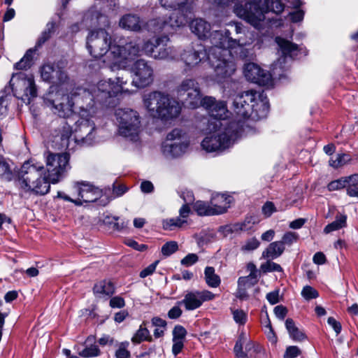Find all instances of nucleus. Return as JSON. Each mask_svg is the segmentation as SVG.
Returning a JSON list of instances; mask_svg holds the SVG:
<instances>
[{
	"mask_svg": "<svg viewBox=\"0 0 358 358\" xmlns=\"http://www.w3.org/2000/svg\"><path fill=\"white\" fill-rule=\"evenodd\" d=\"M100 350L99 347L96 345H91L89 347L85 348L81 352H79V355L81 357L89 358L96 357L99 355Z\"/></svg>",
	"mask_w": 358,
	"mask_h": 358,
	"instance_id": "46",
	"label": "nucleus"
},
{
	"mask_svg": "<svg viewBox=\"0 0 358 358\" xmlns=\"http://www.w3.org/2000/svg\"><path fill=\"white\" fill-rule=\"evenodd\" d=\"M93 292L96 297L110 296L115 292V287L111 282L102 280L94 286Z\"/></svg>",
	"mask_w": 358,
	"mask_h": 358,
	"instance_id": "29",
	"label": "nucleus"
},
{
	"mask_svg": "<svg viewBox=\"0 0 358 358\" xmlns=\"http://www.w3.org/2000/svg\"><path fill=\"white\" fill-rule=\"evenodd\" d=\"M34 52L35 51L32 49L28 50L23 57L18 62L15 64V69L19 70H27L29 69L32 64Z\"/></svg>",
	"mask_w": 358,
	"mask_h": 358,
	"instance_id": "38",
	"label": "nucleus"
},
{
	"mask_svg": "<svg viewBox=\"0 0 358 358\" xmlns=\"http://www.w3.org/2000/svg\"><path fill=\"white\" fill-rule=\"evenodd\" d=\"M161 6L173 10L169 17L163 16L150 20L147 24L150 32L164 31L173 34L177 28L184 26L187 22L188 14L192 13V7L188 0H159Z\"/></svg>",
	"mask_w": 358,
	"mask_h": 358,
	"instance_id": "6",
	"label": "nucleus"
},
{
	"mask_svg": "<svg viewBox=\"0 0 358 358\" xmlns=\"http://www.w3.org/2000/svg\"><path fill=\"white\" fill-rule=\"evenodd\" d=\"M285 250L283 243L275 241L268 245V246L262 252V257L264 259H274L280 257Z\"/></svg>",
	"mask_w": 358,
	"mask_h": 358,
	"instance_id": "30",
	"label": "nucleus"
},
{
	"mask_svg": "<svg viewBox=\"0 0 358 358\" xmlns=\"http://www.w3.org/2000/svg\"><path fill=\"white\" fill-rule=\"evenodd\" d=\"M204 277L206 284L210 287H217L221 283L220 276L215 273V268L212 266L206 267Z\"/></svg>",
	"mask_w": 358,
	"mask_h": 358,
	"instance_id": "36",
	"label": "nucleus"
},
{
	"mask_svg": "<svg viewBox=\"0 0 358 358\" xmlns=\"http://www.w3.org/2000/svg\"><path fill=\"white\" fill-rule=\"evenodd\" d=\"M103 196L102 189L96 187L92 188L85 196L82 194V199H76L75 205L80 206L85 203L95 202Z\"/></svg>",
	"mask_w": 358,
	"mask_h": 358,
	"instance_id": "32",
	"label": "nucleus"
},
{
	"mask_svg": "<svg viewBox=\"0 0 358 358\" xmlns=\"http://www.w3.org/2000/svg\"><path fill=\"white\" fill-rule=\"evenodd\" d=\"M233 201V197L226 194L216 193L212 195L210 203L215 215L227 212Z\"/></svg>",
	"mask_w": 358,
	"mask_h": 358,
	"instance_id": "25",
	"label": "nucleus"
},
{
	"mask_svg": "<svg viewBox=\"0 0 358 358\" xmlns=\"http://www.w3.org/2000/svg\"><path fill=\"white\" fill-rule=\"evenodd\" d=\"M151 340L152 338L150 335V331L147 328L143 327V325L140 326L139 329L131 338V341L134 343H140L143 341H150Z\"/></svg>",
	"mask_w": 358,
	"mask_h": 358,
	"instance_id": "42",
	"label": "nucleus"
},
{
	"mask_svg": "<svg viewBox=\"0 0 358 358\" xmlns=\"http://www.w3.org/2000/svg\"><path fill=\"white\" fill-rule=\"evenodd\" d=\"M327 322L335 331L336 335L341 333L342 327L339 322L336 321L334 317H329L327 320Z\"/></svg>",
	"mask_w": 358,
	"mask_h": 358,
	"instance_id": "63",
	"label": "nucleus"
},
{
	"mask_svg": "<svg viewBox=\"0 0 358 358\" xmlns=\"http://www.w3.org/2000/svg\"><path fill=\"white\" fill-rule=\"evenodd\" d=\"M43 81L51 85L48 93L54 92L59 87L72 86L62 62L45 63L39 69Z\"/></svg>",
	"mask_w": 358,
	"mask_h": 358,
	"instance_id": "15",
	"label": "nucleus"
},
{
	"mask_svg": "<svg viewBox=\"0 0 358 358\" xmlns=\"http://www.w3.org/2000/svg\"><path fill=\"white\" fill-rule=\"evenodd\" d=\"M97 107L92 104L85 107L82 100L78 101L79 119L72 129L65 120H62L59 126L52 134V143L58 149L69 151L74 149V145L90 146L96 142V126L92 118L97 113Z\"/></svg>",
	"mask_w": 358,
	"mask_h": 358,
	"instance_id": "3",
	"label": "nucleus"
},
{
	"mask_svg": "<svg viewBox=\"0 0 358 358\" xmlns=\"http://www.w3.org/2000/svg\"><path fill=\"white\" fill-rule=\"evenodd\" d=\"M159 264V261L157 260L154 262L152 264H150L148 266L143 269L140 273L141 278H146L147 276L150 275L155 271L157 264Z\"/></svg>",
	"mask_w": 358,
	"mask_h": 358,
	"instance_id": "58",
	"label": "nucleus"
},
{
	"mask_svg": "<svg viewBox=\"0 0 358 358\" xmlns=\"http://www.w3.org/2000/svg\"><path fill=\"white\" fill-rule=\"evenodd\" d=\"M305 12L300 8H297L296 10L290 12L289 15L292 22L296 23L303 21L304 17Z\"/></svg>",
	"mask_w": 358,
	"mask_h": 358,
	"instance_id": "56",
	"label": "nucleus"
},
{
	"mask_svg": "<svg viewBox=\"0 0 358 358\" xmlns=\"http://www.w3.org/2000/svg\"><path fill=\"white\" fill-rule=\"evenodd\" d=\"M80 26L87 29L92 27L104 29L110 26V20L108 16L102 13L97 6H92L84 13Z\"/></svg>",
	"mask_w": 358,
	"mask_h": 358,
	"instance_id": "23",
	"label": "nucleus"
},
{
	"mask_svg": "<svg viewBox=\"0 0 358 358\" xmlns=\"http://www.w3.org/2000/svg\"><path fill=\"white\" fill-rule=\"evenodd\" d=\"M125 306V302L123 298L120 296H114L110 300V306L113 308H121Z\"/></svg>",
	"mask_w": 358,
	"mask_h": 358,
	"instance_id": "60",
	"label": "nucleus"
},
{
	"mask_svg": "<svg viewBox=\"0 0 358 358\" xmlns=\"http://www.w3.org/2000/svg\"><path fill=\"white\" fill-rule=\"evenodd\" d=\"M143 103L152 117L162 120H172L181 113L180 102L164 92L157 90L145 94Z\"/></svg>",
	"mask_w": 358,
	"mask_h": 358,
	"instance_id": "9",
	"label": "nucleus"
},
{
	"mask_svg": "<svg viewBox=\"0 0 358 358\" xmlns=\"http://www.w3.org/2000/svg\"><path fill=\"white\" fill-rule=\"evenodd\" d=\"M228 26L231 29L210 34V24L202 18L194 19L189 24L192 32L199 38L210 36L212 46L208 50V60L217 83H222L235 72L234 57H249L253 55V48L259 49L263 43L257 33L248 30L241 23L231 22Z\"/></svg>",
	"mask_w": 358,
	"mask_h": 358,
	"instance_id": "1",
	"label": "nucleus"
},
{
	"mask_svg": "<svg viewBox=\"0 0 358 358\" xmlns=\"http://www.w3.org/2000/svg\"><path fill=\"white\" fill-rule=\"evenodd\" d=\"M256 283V275L252 273L248 276L240 277L238 280V297L244 299L246 297L245 287H251Z\"/></svg>",
	"mask_w": 358,
	"mask_h": 358,
	"instance_id": "31",
	"label": "nucleus"
},
{
	"mask_svg": "<svg viewBox=\"0 0 358 358\" xmlns=\"http://www.w3.org/2000/svg\"><path fill=\"white\" fill-rule=\"evenodd\" d=\"M287 313V310L283 306H277L274 308V313L275 316L280 320H283L285 317Z\"/></svg>",
	"mask_w": 358,
	"mask_h": 358,
	"instance_id": "64",
	"label": "nucleus"
},
{
	"mask_svg": "<svg viewBox=\"0 0 358 358\" xmlns=\"http://www.w3.org/2000/svg\"><path fill=\"white\" fill-rule=\"evenodd\" d=\"M167 42L161 43L156 50L153 58L156 59L173 60L177 57V51L173 47H166Z\"/></svg>",
	"mask_w": 358,
	"mask_h": 358,
	"instance_id": "28",
	"label": "nucleus"
},
{
	"mask_svg": "<svg viewBox=\"0 0 358 358\" xmlns=\"http://www.w3.org/2000/svg\"><path fill=\"white\" fill-rule=\"evenodd\" d=\"M187 334L186 329L181 325H176L173 330V340L184 341Z\"/></svg>",
	"mask_w": 358,
	"mask_h": 358,
	"instance_id": "52",
	"label": "nucleus"
},
{
	"mask_svg": "<svg viewBox=\"0 0 358 358\" xmlns=\"http://www.w3.org/2000/svg\"><path fill=\"white\" fill-rule=\"evenodd\" d=\"M115 116L120 136L132 142L140 139L141 121L139 113L131 108H124L115 110Z\"/></svg>",
	"mask_w": 358,
	"mask_h": 358,
	"instance_id": "13",
	"label": "nucleus"
},
{
	"mask_svg": "<svg viewBox=\"0 0 358 358\" xmlns=\"http://www.w3.org/2000/svg\"><path fill=\"white\" fill-rule=\"evenodd\" d=\"M275 41L281 56L272 65L273 75L255 63H248L245 65L243 70L244 76L248 80L262 86H271L273 84L272 76L282 78L289 70L292 60L306 54V51L296 44L281 36H276Z\"/></svg>",
	"mask_w": 358,
	"mask_h": 358,
	"instance_id": "4",
	"label": "nucleus"
},
{
	"mask_svg": "<svg viewBox=\"0 0 358 358\" xmlns=\"http://www.w3.org/2000/svg\"><path fill=\"white\" fill-rule=\"evenodd\" d=\"M86 47L92 57H104L103 63L113 71L124 68L127 61L141 51L138 41L120 39L117 42L103 28L89 31Z\"/></svg>",
	"mask_w": 358,
	"mask_h": 358,
	"instance_id": "2",
	"label": "nucleus"
},
{
	"mask_svg": "<svg viewBox=\"0 0 358 358\" xmlns=\"http://www.w3.org/2000/svg\"><path fill=\"white\" fill-rule=\"evenodd\" d=\"M9 84L14 96L24 103H29L31 99L37 96L34 77L31 73H13Z\"/></svg>",
	"mask_w": 358,
	"mask_h": 358,
	"instance_id": "16",
	"label": "nucleus"
},
{
	"mask_svg": "<svg viewBox=\"0 0 358 358\" xmlns=\"http://www.w3.org/2000/svg\"><path fill=\"white\" fill-rule=\"evenodd\" d=\"M350 160L351 157L349 155L339 154L337 155L335 159H331L329 161V165L335 169H338L348 164Z\"/></svg>",
	"mask_w": 358,
	"mask_h": 358,
	"instance_id": "43",
	"label": "nucleus"
},
{
	"mask_svg": "<svg viewBox=\"0 0 358 358\" xmlns=\"http://www.w3.org/2000/svg\"><path fill=\"white\" fill-rule=\"evenodd\" d=\"M94 187V185L85 181L76 182L73 186V192L78 195L76 199H82V194L85 196Z\"/></svg>",
	"mask_w": 358,
	"mask_h": 358,
	"instance_id": "39",
	"label": "nucleus"
},
{
	"mask_svg": "<svg viewBox=\"0 0 358 358\" xmlns=\"http://www.w3.org/2000/svg\"><path fill=\"white\" fill-rule=\"evenodd\" d=\"M149 20L146 24H143V21L141 20L140 17L135 14H127L123 15L119 22V25L124 29L139 31L143 27H145L148 31L147 24L150 22Z\"/></svg>",
	"mask_w": 358,
	"mask_h": 358,
	"instance_id": "26",
	"label": "nucleus"
},
{
	"mask_svg": "<svg viewBox=\"0 0 358 358\" xmlns=\"http://www.w3.org/2000/svg\"><path fill=\"white\" fill-rule=\"evenodd\" d=\"M78 100L83 101L85 108L92 104L93 98L82 87H78L73 89L69 95L63 94L59 90L48 93L45 103L54 114L66 119L78 112Z\"/></svg>",
	"mask_w": 358,
	"mask_h": 358,
	"instance_id": "7",
	"label": "nucleus"
},
{
	"mask_svg": "<svg viewBox=\"0 0 358 358\" xmlns=\"http://www.w3.org/2000/svg\"><path fill=\"white\" fill-rule=\"evenodd\" d=\"M187 198L185 197V193L182 194V198L185 202L179 210V216L174 218L166 219L162 222V226L165 230H174L176 228H181L187 224V219L191 213L190 207L188 203L193 201V195L191 192H187Z\"/></svg>",
	"mask_w": 358,
	"mask_h": 358,
	"instance_id": "22",
	"label": "nucleus"
},
{
	"mask_svg": "<svg viewBox=\"0 0 358 358\" xmlns=\"http://www.w3.org/2000/svg\"><path fill=\"white\" fill-rule=\"evenodd\" d=\"M178 246L176 241L166 243L162 248V253L164 256H170L178 250Z\"/></svg>",
	"mask_w": 358,
	"mask_h": 358,
	"instance_id": "49",
	"label": "nucleus"
},
{
	"mask_svg": "<svg viewBox=\"0 0 358 358\" xmlns=\"http://www.w3.org/2000/svg\"><path fill=\"white\" fill-rule=\"evenodd\" d=\"M298 238V234H296V232L287 231L283 235L282 241L280 242L283 243V245H291L294 243L296 242Z\"/></svg>",
	"mask_w": 358,
	"mask_h": 358,
	"instance_id": "50",
	"label": "nucleus"
},
{
	"mask_svg": "<svg viewBox=\"0 0 358 358\" xmlns=\"http://www.w3.org/2000/svg\"><path fill=\"white\" fill-rule=\"evenodd\" d=\"M190 145V137L186 128H175L166 135L162 144L163 155L168 159H177L187 152Z\"/></svg>",
	"mask_w": 358,
	"mask_h": 358,
	"instance_id": "14",
	"label": "nucleus"
},
{
	"mask_svg": "<svg viewBox=\"0 0 358 358\" xmlns=\"http://www.w3.org/2000/svg\"><path fill=\"white\" fill-rule=\"evenodd\" d=\"M208 58V52L201 43H193L185 48L180 54V59L185 65V71H189L199 64L206 57Z\"/></svg>",
	"mask_w": 358,
	"mask_h": 358,
	"instance_id": "20",
	"label": "nucleus"
},
{
	"mask_svg": "<svg viewBox=\"0 0 358 358\" xmlns=\"http://www.w3.org/2000/svg\"><path fill=\"white\" fill-rule=\"evenodd\" d=\"M69 155L49 153L46 157L47 171L52 183L58 182L63 175L70 169Z\"/></svg>",
	"mask_w": 358,
	"mask_h": 358,
	"instance_id": "18",
	"label": "nucleus"
},
{
	"mask_svg": "<svg viewBox=\"0 0 358 358\" xmlns=\"http://www.w3.org/2000/svg\"><path fill=\"white\" fill-rule=\"evenodd\" d=\"M10 173V167L3 156L0 155V176Z\"/></svg>",
	"mask_w": 358,
	"mask_h": 358,
	"instance_id": "61",
	"label": "nucleus"
},
{
	"mask_svg": "<svg viewBox=\"0 0 358 358\" xmlns=\"http://www.w3.org/2000/svg\"><path fill=\"white\" fill-rule=\"evenodd\" d=\"M265 328V334L266 335L267 338L272 344H275L277 343L278 338L277 336L272 328L271 324L270 321L268 320L267 324L264 327Z\"/></svg>",
	"mask_w": 358,
	"mask_h": 358,
	"instance_id": "53",
	"label": "nucleus"
},
{
	"mask_svg": "<svg viewBox=\"0 0 358 358\" xmlns=\"http://www.w3.org/2000/svg\"><path fill=\"white\" fill-rule=\"evenodd\" d=\"M55 23L52 21L49 22L46 24L45 29L41 33V36H39L36 47L39 48L41 47L45 42H46L50 37L51 34L52 33L54 29H55Z\"/></svg>",
	"mask_w": 358,
	"mask_h": 358,
	"instance_id": "41",
	"label": "nucleus"
},
{
	"mask_svg": "<svg viewBox=\"0 0 358 358\" xmlns=\"http://www.w3.org/2000/svg\"><path fill=\"white\" fill-rule=\"evenodd\" d=\"M169 40V39L167 36H163L162 37L157 38L155 40L154 43L151 42L150 41L145 42L143 47H141V41L138 38H133V39L128 38V39L125 40V41H138L141 51L139 52V54L138 55H136V57L141 55L142 52H144L146 55L153 57V55H155V54H156V50L158 48V47H159V45H161V43H163L164 41L168 42ZM135 57H136V56H135ZM134 58V57H132L131 59H132Z\"/></svg>",
	"mask_w": 358,
	"mask_h": 358,
	"instance_id": "27",
	"label": "nucleus"
},
{
	"mask_svg": "<svg viewBox=\"0 0 358 358\" xmlns=\"http://www.w3.org/2000/svg\"><path fill=\"white\" fill-rule=\"evenodd\" d=\"M347 194L350 197L358 198V174L347 176Z\"/></svg>",
	"mask_w": 358,
	"mask_h": 358,
	"instance_id": "37",
	"label": "nucleus"
},
{
	"mask_svg": "<svg viewBox=\"0 0 358 358\" xmlns=\"http://www.w3.org/2000/svg\"><path fill=\"white\" fill-rule=\"evenodd\" d=\"M193 209L199 216L215 215L210 201H197L193 204Z\"/></svg>",
	"mask_w": 358,
	"mask_h": 358,
	"instance_id": "34",
	"label": "nucleus"
},
{
	"mask_svg": "<svg viewBox=\"0 0 358 358\" xmlns=\"http://www.w3.org/2000/svg\"><path fill=\"white\" fill-rule=\"evenodd\" d=\"M301 350L295 345L289 346L286 348L284 358H295L301 355Z\"/></svg>",
	"mask_w": 358,
	"mask_h": 358,
	"instance_id": "55",
	"label": "nucleus"
},
{
	"mask_svg": "<svg viewBox=\"0 0 358 358\" xmlns=\"http://www.w3.org/2000/svg\"><path fill=\"white\" fill-rule=\"evenodd\" d=\"M50 178L42 164L25 162L19 172V183L24 191L35 194L45 195L48 193L50 185Z\"/></svg>",
	"mask_w": 358,
	"mask_h": 358,
	"instance_id": "10",
	"label": "nucleus"
},
{
	"mask_svg": "<svg viewBox=\"0 0 358 358\" xmlns=\"http://www.w3.org/2000/svg\"><path fill=\"white\" fill-rule=\"evenodd\" d=\"M247 341V336L245 333H241L234 348L235 356L237 358L247 357V354L243 351V345Z\"/></svg>",
	"mask_w": 358,
	"mask_h": 358,
	"instance_id": "40",
	"label": "nucleus"
},
{
	"mask_svg": "<svg viewBox=\"0 0 358 358\" xmlns=\"http://www.w3.org/2000/svg\"><path fill=\"white\" fill-rule=\"evenodd\" d=\"M248 6L253 14H261L258 24L252 26L262 36H272L273 35V29L281 27L283 24V20L281 18H268L265 17V13L271 11L275 14H280L285 8V5L282 0H252L248 3Z\"/></svg>",
	"mask_w": 358,
	"mask_h": 358,
	"instance_id": "11",
	"label": "nucleus"
},
{
	"mask_svg": "<svg viewBox=\"0 0 358 358\" xmlns=\"http://www.w3.org/2000/svg\"><path fill=\"white\" fill-rule=\"evenodd\" d=\"M133 75L132 85L143 88L150 85L154 80V69L148 62L140 59L136 61L131 69Z\"/></svg>",
	"mask_w": 358,
	"mask_h": 358,
	"instance_id": "19",
	"label": "nucleus"
},
{
	"mask_svg": "<svg viewBox=\"0 0 358 358\" xmlns=\"http://www.w3.org/2000/svg\"><path fill=\"white\" fill-rule=\"evenodd\" d=\"M301 296L306 300L309 301L317 298L319 294L318 292L315 288L312 287L311 286L306 285L303 287L301 291Z\"/></svg>",
	"mask_w": 358,
	"mask_h": 358,
	"instance_id": "48",
	"label": "nucleus"
},
{
	"mask_svg": "<svg viewBox=\"0 0 358 358\" xmlns=\"http://www.w3.org/2000/svg\"><path fill=\"white\" fill-rule=\"evenodd\" d=\"M233 317L234 321L239 324H244L247 321V314L242 310H236L233 311Z\"/></svg>",
	"mask_w": 358,
	"mask_h": 358,
	"instance_id": "54",
	"label": "nucleus"
},
{
	"mask_svg": "<svg viewBox=\"0 0 358 358\" xmlns=\"http://www.w3.org/2000/svg\"><path fill=\"white\" fill-rule=\"evenodd\" d=\"M201 131L206 137L201 141L202 148L208 152H221L231 147L245 132L241 121L229 120L208 121Z\"/></svg>",
	"mask_w": 358,
	"mask_h": 358,
	"instance_id": "5",
	"label": "nucleus"
},
{
	"mask_svg": "<svg viewBox=\"0 0 358 358\" xmlns=\"http://www.w3.org/2000/svg\"><path fill=\"white\" fill-rule=\"evenodd\" d=\"M129 343L128 341L122 342L119 344L118 348L115 352L116 358H129L130 352L128 348Z\"/></svg>",
	"mask_w": 358,
	"mask_h": 358,
	"instance_id": "45",
	"label": "nucleus"
},
{
	"mask_svg": "<svg viewBox=\"0 0 358 358\" xmlns=\"http://www.w3.org/2000/svg\"><path fill=\"white\" fill-rule=\"evenodd\" d=\"M260 242L256 238H251L243 243L241 250L243 252H249L259 248Z\"/></svg>",
	"mask_w": 358,
	"mask_h": 358,
	"instance_id": "44",
	"label": "nucleus"
},
{
	"mask_svg": "<svg viewBox=\"0 0 358 358\" xmlns=\"http://www.w3.org/2000/svg\"><path fill=\"white\" fill-rule=\"evenodd\" d=\"M261 269L265 273L272 271L280 272L282 271V268L280 264L269 261L262 264L261 266Z\"/></svg>",
	"mask_w": 358,
	"mask_h": 358,
	"instance_id": "51",
	"label": "nucleus"
},
{
	"mask_svg": "<svg viewBox=\"0 0 358 358\" xmlns=\"http://www.w3.org/2000/svg\"><path fill=\"white\" fill-rule=\"evenodd\" d=\"M215 296L208 290L192 291L187 292L179 303L183 304L187 310H193L199 308L203 302L213 300Z\"/></svg>",
	"mask_w": 358,
	"mask_h": 358,
	"instance_id": "24",
	"label": "nucleus"
},
{
	"mask_svg": "<svg viewBox=\"0 0 358 358\" xmlns=\"http://www.w3.org/2000/svg\"><path fill=\"white\" fill-rule=\"evenodd\" d=\"M348 184L347 176L342 177L338 180L331 181L327 185V189L329 191H336L346 187Z\"/></svg>",
	"mask_w": 358,
	"mask_h": 358,
	"instance_id": "47",
	"label": "nucleus"
},
{
	"mask_svg": "<svg viewBox=\"0 0 358 358\" xmlns=\"http://www.w3.org/2000/svg\"><path fill=\"white\" fill-rule=\"evenodd\" d=\"M347 215L345 214H337L336 219L331 223L327 224L324 229V232L329 234L334 231L339 230L346 226Z\"/></svg>",
	"mask_w": 358,
	"mask_h": 358,
	"instance_id": "35",
	"label": "nucleus"
},
{
	"mask_svg": "<svg viewBox=\"0 0 358 358\" xmlns=\"http://www.w3.org/2000/svg\"><path fill=\"white\" fill-rule=\"evenodd\" d=\"M172 352L176 356L178 355L183 348L184 341L173 340Z\"/></svg>",
	"mask_w": 358,
	"mask_h": 358,
	"instance_id": "62",
	"label": "nucleus"
},
{
	"mask_svg": "<svg viewBox=\"0 0 358 358\" xmlns=\"http://www.w3.org/2000/svg\"><path fill=\"white\" fill-rule=\"evenodd\" d=\"M127 80L122 77H115L114 79H103L98 82L96 85H90L88 87H83L86 92L90 93L93 98L94 105L99 109L101 104L109 105L110 99L117 96L120 94H130L131 92L124 88Z\"/></svg>",
	"mask_w": 358,
	"mask_h": 358,
	"instance_id": "12",
	"label": "nucleus"
},
{
	"mask_svg": "<svg viewBox=\"0 0 358 358\" xmlns=\"http://www.w3.org/2000/svg\"><path fill=\"white\" fill-rule=\"evenodd\" d=\"M285 327L289 337L294 341L301 342L306 338L305 334L294 324L292 319L288 318L285 321Z\"/></svg>",
	"mask_w": 358,
	"mask_h": 358,
	"instance_id": "33",
	"label": "nucleus"
},
{
	"mask_svg": "<svg viewBox=\"0 0 358 358\" xmlns=\"http://www.w3.org/2000/svg\"><path fill=\"white\" fill-rule=\"evenodd\" d=\"M203 107L211 118H203L202 124H208V121L227 120L229 112L225 101H217L214 97L207 96L203 98Z\"/></svg>",
	"mask_w": 358,
	"mask_h": 358,
	"instance_id": "21",
	"label": "nucleus"
},
{
	"mask_svg": "<svg viewBox=\"0 0 358 358\" xmlns=\"http://www.w3.org/2000/svg\"><path fill=\"white\" fill-rule=\"evenodd\" d=\"M262 210L264 216L268 217L276 211V208L273 202L266 201L263 205Z\"/></svg>",
	"mask_w": 358,
	"mask_h": 358,
	"instance_id": "57",
	"label": "nucleus"
},
{
	"mask_svg": "<svg viewBox=\"0 0 358 358\" xmlns=\"http://www.w3.org/2000/svg\"><path fill=\"white\" fill-rule=\"evenodd\" d=\"M198 261V257L196 254H188L182 260L181 264L186 266H189L195 264Z\"/></svg>",
	"mask_w": 358,
	"mask_h": 358,
	"instance_id": "59",
	"label": "nucleus"
},
{
	"mask_svg": "<svg viewBox=\"0 0 358 358\" xmlns=\"http://www.w3.org/2000/svg\"><path fill=\"white\" fill-rule=\"evenodd\" d=\"M234 113L244 119L257 121L266 117L269 110L267 96L264 93L248 90L236 94L233 99Z\"/></svg>",
	"mask_w": 358,
	"mask_h": 358,
	"instance_id": "8",
	"label": "nucleus"
},
{
	"mask_svg": "<svg viewBox=\"0 0 358 358\" xmlns=\"http://www.w3.org/2000/svg\"><path fill=\"white\" fill-rule=\"evenodd\" d=\"M176 92L185 107L194 109L203 106V98L199 83L195 79L185 78L177 86Z\"/></svg>",
	"mask_w": 358,
	"mask_h": 358,
	"instance_id": "17",
	"label": "nucleus"
}]
</instances>
